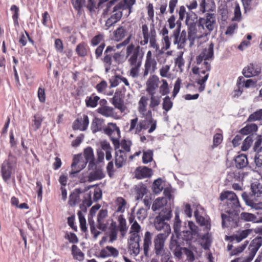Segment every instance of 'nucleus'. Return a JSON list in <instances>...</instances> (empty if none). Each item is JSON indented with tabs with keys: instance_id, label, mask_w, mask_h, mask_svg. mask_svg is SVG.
Masks as SVG:
<instances>
[{
	"instance_id": "nucleus-1",
	"label": "nucleus",
	"mask_w": 262,
	"mask_h": 262,
	"mask_svg": "<svg viewBox=\"0 0 262 262\" xmlns=\"http://www.w3.org/2000/svg\"><path fill=\"white\" fill-rule=\"evenodd\" d=\"M136 0H111L106 6L103 10V15L111 14L106 20L105 26L107 29L119 21L123 15V11H126V15L128 16L132 12L133 5Z\"/></svg>"
},
{
	"instance_id": "nucleus-2",
	"label": "nucleus",
	"mask_w": 262,
	"mask_h": 262,
	"mask_svg": "<svg viewBox=\"0 0 262 262\" xmlns=\"http://www.w3.org/2000/svg\"><path fill=\"white\" fill-rule=\"evenodd\" d=\"M144 53L139 46H135L133 43L129 45L126 49V56L131 67L129 75L132 78H137L139 75L140 67Z\"/></svg>"
},
{
	"instance_id": "nucleus-3",
	"label": "nucleus",
	"mask_w": 262,
	"mask_h": 262,
	"mask_svg": "<svg viewBox=\"0 0 262 262\" xmlns=\"http://www.w3.org/2000/svg\"><path fill=\"white\" fill-rule=\"evenodd\" d=\"M220 200L221 201L226 200L225 212L240 211L241 206L236 194L233 191L227 190L222 192Z\"/></svg>"
},
{
	"instance_id": "nucleus-4",
	"label": "nucleus",
	"mask_w": 262,
	"mask_h": 262,
	"mask_svg": "<svg viewBox=\"0 0 262 262\" xmlns=\"http://www.w3.org/2000/svg\"><path fill=\"white\" fill-rule=\"evenodd\" d=\"M210 70L211 65L208 61H204L200 68L194 67L192 69L193 74L198 75L196 82L200 85L198 89L200 92H202L205 89V82L208 78V72Z\"/></svg>"
},
{
	"instance_id": "nucleus-5",
	"label": "nucleus",
	"mask_w": 262,
	"mask_h": 262,
	"mask_svg": "<svg viewBox=\"0 0 262 262\" xmlns=\"http://www.w3.org/2000/svg\"><path fill=\"white\" fill-rule=\"evenodd\" d=\"M168 237V234L159 233L154 239V251L157 256L162 257V261L168 259L170 252L165 248V242Z\"/></svg>"
},
{
	"instance_id": "nucleus-6",
	"label": "nucleus",
	"mask_w": 262,
	"mask_h": 262,
	"mask_svg": "<svg viewBox=\"0 0 262 262\" xmlns=\"http://www.w3.org/2000/svg\"><path fill=\"white\" fill-rule=\"evenodd\" d=\"M142 34L143 40L140 41V45L141 46L146 45L149 42L150 47L158 50L159 49V46L157 41V32L155 27L152 25L150 27L149 31L147 25L144 24L142 26Z\"/></svg>"
},
{
	"instance_id": "nucleus-7",
	"label": "nucleus",
	"mask_w": 262,
	"mask_h": 262,
	"mask_svg": "<svg viewBox=\"0 0 262 262\" xmlns=\"http://www.w3.org/2000/svg\"><path fill=\"white\" fill-rule=\"evenodd\" d=\"M115 51L114 47L108 46L104 52V56L101 59L106 73H108L111 70L113 60L116 63L120 62L122 55L120 52H115Z\"/></svg>"
},
{
	"instance_id": "nucleus-8",
	"label": "nucleus",
	"mask_w": 262,
	"mask_h": 262,
	"mask_svg": "<svg viewBox=\"0 0 262 262\" xmlns=\"http://www.w3.org/2000/svg\"><path fill=\"white\" fill-rule=\"evenodd\" d=\"M189 230H182L177 236L178 239L183 243L190 246L195 241V236L198 234V227L192 221H188Z\"/></svg>"
},
{
	"instance_id": "nucleus-9",
	"label": "nucleus",
	"mask_w": 262,
	"mask_h": 262,
	"mask_svg": "<svg viewBox=\"0 0 262 262\" xmlns=\"http://www.w3.org/2000/svg\"><path fill=\"white\" fill-rule=\"evenodd\" d=\"M239 211L225 212V213H222V224L223 228H234L239 226Z\"/></svg>"
},
{
	"instance_id": "nucleus-10",
	"label": "nucleus",
	"mask_w": 262,
	"mask_h": 262,
	"mask_svg": "<svg viewBox=\"0 0 262 262\" xmlns=\"http://www.w3.org/2000/svg\"><path fill=\"white\" fill-rule=\"evenodd\" d=\"M171 212L170 211L164 212L162 211L156 217L154 222L155 228L157 230H164L166 234H169L170 232L169 225L166 223L165 221H168L171 217Z\"/></svg>"
},
{
	"instance_id": "nucleus-11",
	"label": "nucleus",
	"mask_w": 262,
	"mask_h": 262,
	"mask_svg": "<svg viewBox=\"0 0 262 262\" xmlns=\"http://www.w3.org/2000/svg\"><path fill=\"white\" fill-rule=\"evenodd\" d=\"M87 163L81 154L74 155L71 164V170L69 172L70 177H75L78 173L85 167Z\"/></svg>"
},
{
	"instance_id": "nucleus-12",
	"label": "nucleus",
	"mask_w": 262,
	"mask_h": 262,
	"mask_svg": "<svg viewBox=\"0 0 262 262\" xmlns=\"http://www.w3.org/2000/svg\"><path fill=\"white\" fill-rule=\"evenodd\" d=\"M144 119L140 121L143 127V130L148 129V133L150 134L154 132L157 127V121L152 117L151 110H148L147 114L142 115Z\"/></svg>"
},
{
	"instance_id": "nucleus-13",
	"label": "nucleus",
	"mask_w": 262,
	"mask_h": 262,
	"mask_svg": "<svg viewBox=\"0 0 262 262\" xmlns=\"http://www.w3.org/2000/svg\"><path fill=\"white\" fill-rule=\"evenodd\" d=\"M199 25L208 33L212 31L216 26L215 14L212 13H206L204 16L199 19Z\"/></svg>"
},
{
	"instance_id": "nucleus-14",
	"label": "nucleus",
	"mask_w": 262,
	"mask_h": 262,
	"mask_svg": "<svg viewBox=\"0 0 262 262\" xmlns=\"http://www.w3.org/2000/svg\"><path fill=\"white\" fill-rule=\"evenodd\" d=\"M177 28L173 32L172 37H173V43L178 45L179 49L184 48L187 40V33L183 30L180 33L181 22L177 21Z\"/></svg>"
},
{
	"instance_id": "nucleus-15",
	"label": "nucleus",
	"mask_w": 262,
	"mask_h": 262,
	"mask_svg": "<svg viewBox=\"0 0 262 262\" xmlns=\"http://www.w3.org/2000/svg\"><path fill=\"white\" fill-rule=\"evenodd\" d=\"M104 134L108 136L113 143L119 144L120 136V130L116 123H108L107 126L103 129Z\"/></svg>"
},
{
	"instance_id": "nucleus-16",
	"label": "nucleus",
	"mask_w": 262,
	"mask_h": 262,
	"mask_svg": "<svg viewBox=\"0 0 262 262\" xmlns=\"http://www.w3.org/2000/svg\"><path fill=\"white\" fill-rule=\"evenodd\" d=\"M134 25L127 22L119 27L113 32V38L115 41H120L131 31L134 30Z\"/></svg>"
},
{
	"instance_id": "nucleus-17",
	"label": "nucleus",
	"mask_w": 262,
	"mask_h": 262,
	"mask_svg": "<svg viewBox=\"0 0 262 262\" xmlns=\"http://www.w3.org/2000/svg\"><path fill=\"white\" fill-rule=\"evenodd\" d=\"M92 203V194L91 192H84L83 196L82 203L79 206L80 210L78 211L77 212L79 222L86 221L83 213L86 212L87 208L90 207Z\"/></svg>"
},
{
	"instance_id": "nucleus-18",
	"label": "nucleus",
	"mask_w": 262,
	"mask_h": 262,
	"mask_svg": "<svg viewBox=\"0 0 262 262\" xmlns=\"http://www.w3.org/2000/svg\"><path fill=\"white\" fill-rule=\"evenodd\" d=\"M214 44L211 42L207 48L203 49V51L196 58V63L200 64L203 60H212L214 57Z\"/></svg>"
},
{
	"instance_id": "nucleus-19",
	"label": "nucleus",
	"mask_w": 262,
	"mask_h": 262,
	"mask_svg": "<svg viewBox=\"0 0 262 262\" xmlns=\"http://www.w3.org/2000/svg\"><path fill=\"white\" fill-rule=\"evenodd\" d=\"M160 79L156 75H151L147 79L145 85V91L148 94L156 93L159 88Z\"/></svg>"
},
{
	"instance_id": "nucleus-20",
	"label": "nucleus",
	"mask_w": 262,
	"mask_h": 262,
	"mask_svg": "<svg viewBox=\"0 0 262 262\" xmlns=\"http://www.w3.org/2000/svg\"><path fill=\"white\" fill-rule=\"evenodd\" d=\"M252 232L253 230L251 229L239 230L232 235H226L225 239L231 243L235 242L236 243H238L241 242L243 239L247 237L248 235L252 233Z\"/></svg>"
},
{
	"instance_id": "nucleus-21",
	"label": "nucleus",
	"mask_w": 262,
	"mask_h": 262,
	"mask_svg": "<svg viewBox=\"0 0 262 262\" xmlns=\"http://www.w3.org/2000/svg\"><path fill=\"white\" fill-rule=\"evenodd\" d=\"M14 168L12 162L9 159L5 160L1 166V172L2 178L5 182H7L11 178Z\"/></svg>"
},
{
	"instance_id": "nucleus-22",
	"label": "nucleus",
	"mask_w": 262,
	"mask_h": 262,
	"mask_svg": "<svg viewBox=\"0 0 262 262\" xmlns=\"http://www.w3.org/2000/svg\"><path fill=\"white\" fill-rule=\"evenodd\" d=\"M260 72L261 68L259 65L251 63L243 69L242 73L246 77H251L259 75Z\"/></svg>"
},
{
	"instance_id": "nucleus-23",
	"label": "nucleus",
	"mask_w": 262,
	"mask_h": 262,
	"mask_svg": "<svg viewBox=\"0 0 262 262\" xmlns=\"http://www.w3.org/2000/svg\"><path fill=\"white\" fill-rule=\"evenodd\" d=\"M89 124V117L86 115H83V118H77L73 123L72 128L73 130H80L85 131L88 128Z\"/></svg>"
},
{
	"instance_id": "nucleus-24",
	"label": "nucleus",
	"mask_w": 262,
	"mask_h": 262,
	"mask_svg": "<svg viewBox=\"0 0 262 262\" xmlns=\"http://www.w3.org/2000/svg\"><path fill=\"white\" fill-rule=\"evenodd\" d=\"M242 197L247 205L255 209L257 212H262V202H257L256 200L251 199L246 192L242 193Z\"/></svg>"
},
{
	"instance_id": "nucleus-25",
	"label": "nucleus",
	"mask_w": 262,
	"mask_h": 262,
	"mask_svg": "<svg viewBox=\"0 0 262 262\" xmlns=\"http://www.w3.org/2000/svg\"><path fill=\"white\" fill-rule=\"evenodd\" d=\"M152 233L147 231L145 232L143 236V243L142 246V249L143 250V254L145 257H149L150 247L152 245Z\"/></svg>"
},
{
	"instance_id": "nucleus-26",
	"label": "nucleus",
	"mask_w": 262,
	"mask_h": 262,
	"mask_svg": "<svg viewBox=\"0 0 262 262\" xmlns=\"http://www.w3.org/2000/svg\"><path fill=\"white\" fill-rule=\"evenodd\" d=\"M135 174L137 179H143L150 177L152 174V170L146 166H139L136 168Z\"/></svg>"
},
{
	"instance_id": "nucleus-27",
	"label": "nucleus",
	"mask_w": 262,
	"mask_h": 262,
	"mask_svg": "<svg viewBox=\"0 0 262 262\" xmlns=\"http://www.w3.org/2000/svg\"><path fill=\"white\" fill-rule=\"evenodd\" d=\"M142 130V126L137 116H135L130 120L129 132L134 134L140 135Z\"/></svg>"
},
{
	"instance_id": "nucleus-28",
	"label": "nucleus",
	"mask_w": 262,
	"mask_h": 262,
	"mask_svg": "<svg viewBox=\"0 0 262 262\" xmlns=\"http://www.w3.org/2000/svg\"><path fill=\"white\" fill-rule=\"evenodd\" d=\"M127 155L122 149H116L115 163L117 168H121L125 163Z\"/></svg>"
},
{
	"instance_id": "nucleus-29",
	"label": "nucleus",
	"mask_w": 262,
	"mask_h": 262,
	"mask_svg": "<svg viewBox=\"0 0 262 262\" xmlns=\"http://www.w3.org/2000/svg\"><path fill=\"white\" fill-rule=\"evenodd\" d=\"M262 245V237L258 236L254 238L251 242L249 247V255L254 258L257 251Z\"/></svg>"
},
{
	"instance_id": "nucleus-30",
	"label": "nucleus",
	"mask_w": 262,
	"mask_h": 262,
	"mask_svg": "<svg viewBox=\"0 0 262 262\" xmlns=\"http://www.w3.org/2000/svg\"><path fill=\"white\" fill-rule=\"evenodd\" d=\"M194 215L197 223L201 226H205V230L209 231L211 228V223L209 219L205 218L203 216L200 214V212L198 210L194 211Z\"/></svg>"
},
{
	"instance_id": "nucleus-31",
	"label": "nucleus",
	"mask_w": 262,
	"mask_h": 262,
	"mask_svg": "<svg viewBox=\"0 0 262 262\" xmlns=\"http://www.w3.org/2000/svg\"><path fill=\"white\" fill-rule=\"evenodd\" d=\"M200 10L202 13H211L215 10V5L212 1L201 0Z\"/></svg>"
},
{
	"instance_id": "nucleus-32",
	"label": "nucleus",
	"mask_w": 262,
	"mask_h": 262,
	"mask_svg": "<svg viewBox=\"0 0 262 262\" xmlns=\"http://www.w3.org/2000/svg\"><path fill=\"white\" fill-rule=\"evenodd\" d=\"M119 255V252L117 249L112 246H106L105 248L101 250L99 253V257L101 258H105L113 256L116 257Z\"/></svg>"
},
{
	"instance_id": "nucleus-33",
	"label": "nucleus",
	"mask_w": 262,
	"mask_h": 262,
	"mask_svg": "<svg viewBox=\"0 0 262 262\" xmlns=\"http://www.w3.org/2000/svg\"><path fill=\"white\" fill-rule=\"evenodd\" d=\"M82 191L80 188L75 189L70 194L68 204L71 207L75 206L80 201V195Z\"/></svg>"
},
{
	"instance_id": "nucleus-34",
	"label": "nucleus",
	"mask_w": 262,
	"mask_h": 262,
	"mask_svg": "<svg viewBox=\"0 0 262 262\" xmlns=\"http://www.w3.org/2000/svg\"><path fill=\"white\" fill-rule=\"evenodd\" d=\"M107 216V211L106 209H101L97 215L98 228L102 230L106 228V224L105 222V218Z\"/></svg>"
},
{
	"instance_id": "nucleus-35",
	"label": "nucleus",
	"mask_w": 262,
	"mask_h": 262,
	"mask_svg": "<svg viewBox=\"0 0 262 262\" xmlns=\"http://www.w3.org/2000/svg\"><path fill=\"white\" fill-rule=\"evenodd\" d=\"M235 167L238 169H243L248 164L247 156L245 154H241L236 156L234 159Z\"/></svg>"
},
{
	"instance_id": "nucleus-36",
	"label": "nucleus",
	"mask_w": 262,
	"mask_h": 262,
	"mask_svg": "<svg viewBox=\"0 0 262 262\" xmlns=\"http://www.w3.org/2000/svg\"><path fill=\"white\" fill-rule=\"evenodd\" d=\"M128 221L130 225L129 231L132 232H140L141 231V227L135 220V215L134 213H132L129 215Z\"/></svg>"
},
{
	"instance_id": "nucleus-37",
	"label": "nucleus",
	"mask_w": 262,
	"mask_h": 262,
	"mask_svg": "<svg viewBox=\"0 0 262 262\" xmlns=\"http://www.w3.org/2000/svg\"><path fill=\"white\" fill-rule=\"evenodd\" d=\"M118 221L119 223V225L117 228L119 231L121 236L124 237L126 235L128 229L126 220L123 215H120L118 217Z\"/></svg>"
},
{
	"instance_id": "nucleus-38",
	"label": "nucleus",
	"mask_w": 262,
	"mask_h": 262,
	"mask_svg": "<svg viewBox=\"0 0 262 262\" xmlns=\"http://www.w3.org/2000/svg\"><path fill=\"white\" fill-rule=\"evenodd\" d=\"M149 96V106L152 111H156V107L158 106L161 103V96L156 95V93L148 94Z\"/></svg>"
},
{
	"instance_id": "nucleus-39",
	"label": "nucleus",
	"mask_w": 262,
	"mask_h": 262,
	"mask_svg": "<svg viewBox=\"0 0 262 262\" xmlns=\"http://www.w3.org/2000/svg\"><path fill=\"white\" fill-rule=\"evenodd\" d=\"M148 98L145 96H142L138 102V110L139 113L141 115H144L147 114V105Z\"/></svg>"
},
{
	"instance_id": "nucleus-40",
	"label": "nucleus",
	"mask_w": 262,
	"mask_h": 262,
	"mask_svg": "<svg viewBox=\"0 0 262 262\" xmlns=\"http://www.w3.org/2000/svg\"><path fill=\"white\" fill-rule=\"evenodd\" d=\"M105 177L102 169H96L94 171L91 172L88 176V181L91 182L96 180H99Z\"/></svg>"
},
{
	"instance_id": "nucleus-41",
	"label": "nucleus",
	"mask_w": 262,
	"mask_h": 262,
	"mask_svg": "<svg viewBox=\"0 0 262 262\" xmlns=\"http://www.w3.org/2000/svg\"><path fill=\"white\" fill-rule=\"evenodd\" d=\"M251 196L260 197L262 194V185L257 182H253L251 185Z\"/></svg>"
},
{
	"instance_id": "nucleus-42",
	"label": "nucleus",
	"mask_w": 262,
	"mask_h": 262,
	"mask_svg": "<svg viewBox=\"0 0 262 262\" xmlns=\"http://www.w3.org/2000/svg\"><path fill=\"white\" fill-rule=\"evenodd\" d=\"M100 97L95 93H93L90 96L86 97L85 102L86 106L88 107H95L98 105Z\"/></svg>"
},
{
	"instance_id": "nucleus-43",
	"label": "nucleus",
	"mask_w": 262,
	"mask_h": 262,
	"mask_svg": "<svg viewBox=\"0 0 262 262\" xmlns=\"http://www.w3.org/2000/svg\"><path fill=\"white\" fill-rule=\"evenodd\" d=\"M71 252L74 259L82 261L84 259V254L81 250L75 245H73L71 247Z\"/></svg>"
},
{
	"instance_id": "nucleus-44",
	"label": "nucleus",
	"mask_w": 262,
	"mask_h": 262,
	"mask_svg": "<svg viewBox=\"0 0 262 262\" xmlns=\"http://www.w3.org/2000/svg\"><path fill=\"white\" fill-rule=\"evenodd\" d=\"M97 112L106 117H114L115 115L114 109L111 106L99 107L97 109Z\"/></svg>"
},
{
	"instance_id": "nucleus-45",
	"label": "nucleus",
	"mask_w": 262,
	"mask_h": 262,
	"mask_svg": "<svg viewBox=\"0 0 262 262\" xmlns=\"http://www.w3.org/2000/svg\"><path fill=\"white\" fill-rule=\"evenodd\" d=\"M89 47L84 42H82L77 45L75 51L77 55L80 57H85L88 55Z\"/></svg>"
},
{
	"instance_id": "nucleus-46",
	"label": "nucleus",
	"mask_w": 262,
	"mask_h": 262,
	"mask_svg": "<svg viewBox=\"0 0 262 262\" xmlns=\"http://www.w3.org/2000/svg\"><path fill=\"white\" fill-rule=\"evenodd\" d=\"M25 34L23 33H21L18 40V42L20 44V47H24L27 45V39L32 45H34V41L30 36L28 32L27 31H25Z\"/></svg>"
},
{
	"instance_id": "nucleus-47",
	"label": "nucleus",
	"mask_w": 262,
	"mask_h": 262,
	"mask_svg": "<svg viewBox=\"0 0 262 262\" xmlns=\"http://www.w3.org/2000/svg\"><path fill=\"white\" fill-rule=\"evenodd\" d=\"M257 129V125L256 124L251 123L247 124L245 127L242 128L240 130L239 133L244 135H247L253 132H256Z\"/></svg>"
},
{
	"instance_id": "nucleus-48",
	"label": "nucleus",
	"mask_w": 262,
	"mask_h": 262,
	"mask_svg": "<svg viewBox=\"0 0 262 262\" xmlns=\"http://www.w3.org/2000/svg\"><path fill=\"white\" fill-rule=\"evenodd\" d=\"M10 11L12 13V18L13 20L14 25L15 27L19 26L18 18H19V9L15 5H13L10 7Z\"/></svg>"
},
{
	"instance_id": "nucleus-49",
	"label": "nucleus",
	"mask_w": 262,
	"mask_h": 262,
	"mask_svg": "<svg viewBox=\"0 0 262 262\" xmlns=\"http://www.w3.org/2000/svg\"><path fill=\"white\" fill-rule=\"evenodd\" d=\"M103 120L98 118H94L91 124V130L93 133L100 131L102 128Z\"/></svg>"
},
{
	"instance_id": "nucleus-50",
	"label": "nucleus",
	"mask_w": 262,
	"mask_h": 262,
	"mask_svg": "<svg viewBox=\"0 0 262 262\" xmlns=\"http://www.w3.org/2000/svg\"><path fill=\"white\" fill-rule=\"evenodd\" d=\"M118 230L116 222H112L109 228L110 242H113L117 239Z\"/></svg>"
},
{
	"instance_id": "nucleus-51",
	"label": "nucleus",
	"mask_w": 262,
	"mask_h": 262,
	"mask_svg": "<svg viewBox=\"0 0 262 262\" xmlns=\"http://www.w3.org/2000/svg\"><path fill=\"white\" fill-rule=\"evenodd\" d=\"M140 241L129 242V250L131 254L137 256L140 251Z\"/></svg>"
},
{
	"instance_id": "nucleus-52",
	"label": "nucleus",
	"mask_w": 262,
	"mask_h": 262,
	"mask_svg": "<svg viewBox=\"0 0 262 262\" xmlns=\"http://www.w3.org/2000/svg\"><path fill=\"white\" fill-rule=\"evenodd\" d=\"M115 203L117 207L116 211L123 213L127 204L125 200L122 197H118L116 199Z\"/></svg>"
},
{
	"instance_id": "nucleus-53",
	"label": "nucleus",
	"mask_w": 262,
	"mask_h": 262,
	"mask_svg": "<svg viewBox=\"0 0 262 262\" xmlns=\"http://www.w3.org/2000/svg\"><path fill=\"white\" fill-rule=\"evenodd\" d=\"M239 220L241 219L245 221L253 222L254 223H258L257 216L252 213L248 212H242L240 214Z\"/></svg>"
},
{
	"instance_id": "nucleus-54",
	"label": "nucleus",
	"mask_w": 262,
	"mask_h": 262,
	"mask_svg": "<svg viewBox=\"0 0 262 262\" xmlns=\"http://www.w3.org/2000/svg\"><path fill=\"white\" fill-rule=\"evenodd\" d=\"M152 191L156 194L160 193L163 190L162 180L161 178L156 180L152 186Z\"/></svg>"
},
{
	"instance_id": "nucleus-55",
	"label": "nucleus",
	"mask_w": 262,
	"mask_h": 262,
	"mask_svg": "<svg viewBox=\"0 0 262 262\" xmlns=\"http://www.w3.org/2000/svg\"><path fill=\"white\" fill-rule=\"evenodd\" d=\"M262 121V109H260L251 114L248 119V122Z\"/></svg>"
},
{
	"instance_id": "nucleus-56",
	"label": "nucleus",
	"mask_w": 262,
	"mask_h": 262,
	"mask_svg": "<svg viewBox=\"0 0 262 262\" xmlns=\"http://www.w3.org/2000/svg\"><path fill=\"white\" fill-rule=\"evenodd\" d=\"M83 159L88 163V161L94 159V155L93 148L91 147H88L84 149L83 151V155L82 156Z\"/></svg>"
},
{
	"instance_id": "nucleus-57",
	"label": "nucleus",
	"mask_w": 262,
	"mask_h": 262,
	"mask_svg": "<svg viewBox=\"0 0 262 262\" xmlns=\"http://www.w3.org/2000/svg\"><path fill=\"white\" fill-rule=\"evenodd\" d=\"M161 82L162 84L159 87V92L162 96L167 95L169 93L168 84L165 79H162Z\"/></svg>"
},
{
	"instance_id": "nucleus-58",
	"label": "nucleus",
	"mask_w": 262,
	"mask_h": 262,
	"mask_svg": "<svg viewBox=\"0 0 262 262\" xmlns=\"http://www.w3.org/2000/svg\"><path fill=\"white\" fill-rule=\"evenodd\" d=\"M33 118V122L34 124L33 125L34 126L35 130L38 129L41 127L43 117L40 114H37L34 115Z\"/></svg>"
},
{
	"instance_id": "nucleus-59",
	"label": "nucleus",
	"mask_w": 262,
	"mask_h": 262,
	"mask_svg": "<svg viewBox=\"0 0 262 262\" xmlns=\"http://www.w3.org/2000/svg\"><path fill=\"white\" fill-rule=\"evenodd\" d=\"M254 135L252 134V135L248 136L246 137V138L244 140L242 146L241 147V149L243 151H246L251 145V144L252 143L253 140V137Z\"/></svg>"
},
{
	"instance_id": "nucleus-60",
	"label": "nucleus",
	"mask_w": 262,
	"mask_h": 262,
	"mask_svg": "<svg viewBox=\"0 0 262 262\" xmlns=\"http://www.w3.org/2000/svg\"><path fill=\"white\" fill-rule=\"evenodd\" d=\"M112 103L116 108L119 109L121 112L124 111L125 107L123 100L120 98L114 97L113 98Z\"/></svg>"
},
{
	"instance_id": "nucleus-61",
	"label": "nucleus",
	"mask_w": 262,
	"mask_h": 262,
	"mask_svg": "<svg viewBox=\"0 0 262 262\" xmlns=\"http://www.w3.org/2000/svg\"><path fill=\"white\" fill-rule=\"evenodd\" d=\"M132 145V142L130 140L123 139L120 142V146L121 149L127 154V152H130V147Z\"/></svg>"
},
{
	"instance_id": "nucleus-62",
	"label": "nucleus",
	"mask_w": 262,
	"mask_h": 262,
	"mask_svg": "<svg viewBox=\"0 0 262 262\" xmlns=\"http://www.w3.org/2000/svg\"><path fill=\"white\" fill-rule=\"evenodd\" d=\"M173 103L169 96H166L163 100L162 108L166 112L169 111L172 107Z\"/></svg>"
},
{
	"instance_id": "nucleus-63",
	"label": "nucleus",
	"mask_w": 262,
	"mask_h": 262,
	"mask_svg": "<svg viewBox=\"0 0 262 262\" xmlns=\"http://www.w3.org/2000/svg\"><path fill=\"white\" fill-rule=\"evenodd\" d=\"M153 152L152 150H148L144 151L142 156V162L144 164L150 162L153 160Z\"/></svg>"
},
{
	"instance_id": "nucleus-64",
	"label": "nucleus",
	"mask_w": 262,
	"mask_h": 262,
	"mask_svg": "<svg viewBox=\"0 0 262 262\" xmlns=\"http://www.w3.org/2000/svg\"><path fill=\"white\" fill-rule=\"evenodd\" d=\"M254 162L257 167L262 166V147L257 151L255 156Z\"/></svg>"
}]
</instances>
